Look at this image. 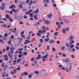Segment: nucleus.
<instances>
[{"mask_svg": "<svg viewBox=\"0 0 79 79\" xmlns=\"http://www.w3.org/2000/svg\"><path fill=\"white\" fill-rule=\"evenodd\" d=\"M2 27H6V25L4 24V25H2Z\"/></svg>", "mask_w": 79, "mask_h": 79, "instance_id": "53", "label": "nucleus"}, {"mask_svg": "<svg viewBox=\"0 0 79 79\" xmlns=\"http://www.w3.org/2000/svg\"><path fill=\"white\" fill-rule=\"evenodd\" d=\"M61 49L62 50H64V49H65V47H61Z\"/></svg>", "mask_w": 79, "mask_h": 79, "instance_id": "46", "label": "nucleus"}, {"mask_svg": "<svg viewBox=\"0 0 79 79\" xmlns=\"http://www.w3.org/2000/svg\"><path fill=\"white\" fill-rule=\"evenodd\" d=\"M21 36L23 39H25V36H24V35H21Z\"/></svg>", "mask_w": 79, "mask_h": 79, "instance_id": "41", "label": "nucleus"}, {"mask_svg": "<svg viewBox=\"0 0 79 79\" xmlns=\"http://www.w3.org/2000/svg\"><path fill=\"white\" fill-rule=\"evenodd\" d=\"M29 11L30 13V14H31V12H33V10L32 9H31L29 10Z\"/></svg>", "mask_w": 79, "mask_h": 79, "instance_id": "38", "label": "nucleus"}, {"mask_svg": "<svg viewBox=\"0 0 79 79\" xmlns=\"http://www.w3.org/2000/svg\"><path fill=\"white\" fill-rule=\"evenodd\" d=\"M76 48L77 50H79V47H78L77 46H76Z\"/></svg>", "mask_w": 79, "mask_h": 79, "instance_id": "62", "label": "nucleus"}, {"mask_svg": "<svg viewBox=\"0 0 79 79\" xmlns=\"http://www.w3.org/2000/svg\"><path fill=\"white\" fill-rule=\"evenodd\" d=\"M27 54V53L26 52H23V54L24 55H25V56H26Z\"/></svg>", "mask_w": 79, "mask_h": 79, "instance_id": "32", "label": "nucleus"}, {"mask_svg": "<svg viewBox=\"0 0 79 79\" xmlns=\"http://www.w3.org/2000/svg\"><path fill=\"white\" fill-rule=\"evenodd\" d=\"M20 17V15H16L15 16V19H18Z\"/></svg>", "mask_w": 79, "mask_h": 79, "instance_id": "7", "label": "nucleus"}, {"mask_svg": "<svg viewBox=\"0 0 79 79\" xmlns=\"http://www.w3.org/2000/svg\"><path fill=\"white\" fill-rule=\"evenodd\" d=\"M18 39H19V40H23V39L22 38H19V37H17Z\"/></svg>", "mask_w": 79, "mask_h": 79, "instance_id": "60", "label": "nucleus"}, {"mask_svg": "<svg viewBox=\"0 0 79 79\" xmlns=\"http://www.w3.org/2000/svg\"><path fill=\"white\" fill-rule=\"evenodd\" d=\"M70 47L71 48H73V47H74V45H72L70 46Z\"/></svg>", "mask_w": 79, "mask_h": 79, "instance_id": "54", "label": "nucleus"}, {"mask_svg": "<svg viewBox=\"0 0 79 79\" xmlns=\"http://www.w3.org/2000/svg\"><path fill=\"white\" fill-rule=\"evenodd\" d=\"M33 3V2L32 1V0H30V3H29V5H31Z\"/></svg>", "mask_w": 79, "mask_h": 79, "instance_id": "14", "label": "nucleus"}, {"mask_svg": "<svg viewBox=\"0 0 79 79\" xmlns=\"http://www.w3.org/2000/svg\"><path fill=\"white\" fill-rule=\"evenodd\" d=\"M65 22L66 24H69V21L66 19L65 20Z\"/></svg>", "mask_w": 79, "mask_h": 79, "instance_id": "19", "label": "nucleus"}, {"mask_svg": "<svg viewBox=\"0 0 79 79\" xmlns=\"http://www.w3.org/2000/svg\"><path fill=\"white\" fill-rule=\"evenodd\" d=\"M34 61V58L33 57L31 60V61Z\"/></svg>", "mask_w": 79, "mask_h": 79, "instance_id": "61", "label": "nucleus"}, {"mask_svg": "<svg viewBox=\"0 0 79 79\" xmlns=\"http://www.w3.org/2000/svg\"><path fill=\"white\" fill-rule=\"evenodd\" d=\"M39 12V9H37L36 10H35V11H34L33 13V14H34V13H35V14H37L38 12Z\"/></svg>", "mask_w": 79, "mask_h": 79, "instance_id": "11", "label": "nucleus"}, {"mask_svg": "<svg viewBox=\"0 0 79 79\" xmlns=\"http://www.w3.org/2000/svg\"><path fill=\"white\" fill-rule=\"evenodd\" d=\"M52 50H53V52H55V51H56V49H55V48H54V47H53L52 48Z\"/></svg>", "mask_w": 79, "mask_h": 79, "instance_id": "51", "label": "nucleus"}, {"mask_svg": "<svg viewBox=\"0 0 79 79\" xmlns=\"http://www.w3.org/2000/svg\"><path fill=\"white\" fill-rule=\"evenodd\" d=\"M29 34H33V31H30L29 32Z\"/></svg>", "mask_w": 79, "mask_h": 79, "instance_id": "42", "label": "nucleus"}, {"mask_svg": "<svg viewBox=\"0 0 79 79\" xmlns=\"http://www.w3.org/2000/svg\"><path fill=\"white\" fill-rule=\"evenodd\" d=\"M9 49H10V46H8L6 48V50H7V51H8Z\"/></svg>", "mask_w": 79, "mask_h": 79, "instance_id": "48", "label": "nucleus"}, {"mask_svg": "<svg viewBox=\"0 0 79 79\" xmlns=\"http://www.w3.org/2000/svg\"><path fill=\"white\" fill-rule=\"evenodd\" d=\"M52 16V13L50 12L49 15H47V17H48V18H51Z\"/></svg>", "mask_w": 79, "mask_h": 79, "instance_id": "5", "label": "nucleus"}, {"mask_svg": "<svg viewBox=\"0 0 79 79\" xmlns=\"http://www.w3.org/2000/svg\"><path fill=\"white\" fill-rule=\"evenodd\" d=\"M6 18L8 19V18H9V15H8V14H6Z\"/></svg>", "mask_w": 79, "mask_h": 79, "instance_id": "43", "label": "nucleus"}, {"mask_svg": "<svg viewBox=\"0 0 79 79\" xmlns=\"http://www.w3.org/2000/svg\"><path fill=\"white\" fill-rule=\"evenodd\" d=\"M8 56H9L10 58H11L13 57V56L11 55V54L10 53H9L8 54Z\"/></svg>", "mask_w": 79, "mask_h": 79, "instance_id": "8", "label": "nucleus"}, {"mask_svg": "<svg viewBox=\"0 0 79 79\" xmlns=\"http://www.w3.org/2000/svg\"><path fill=\"white\" fill-rule=\"evenodd\" d=\"M37 36H41V35H40V33L38 32L37 33Z\"/></svg>", "mask_w": 79, "mask_h": 79, "instance_id": "49", "label": "nucleus"}, {"mask_svg": "<svg viewBox=\"0 0 79 79\" xmlns=\"http://www.w3.org/2000/svg\"><path fill=\"white\" fill-rule=\"evenodd\" d=\"M18 57L20 58H21V57H22V56H23V55L19 54L18 55Z\"/></svg>", "mask_w": 79, "mask_h": 79, "instance_id": "47", "label": "nucleus"}, {"mask_svg": "<svg viewBox=\"0 0 79 79\" xmlns=\"http://www.w3.org/2000/svg\"><path fill=\"white\" fill-rule=\"evenodd\" d=\"M44 6H46V7H47V6H48V4H45L44 5Z\"/></svg>", "mask_w": 79, "mask_h": 79, "instance_id": "63", "label": "nucleus"}, {"mask_svg": "<svg viewBox=\"0 0 79 79\" xmlns=\"http://www.w3.org/2000/svg\"><path fill=\"white\" fill-rule=\"evenodd\" d=\"M25 41L26 42L27 44H28V43H32L31 42V41L28 40H25Z\"/></svg>", "mask_w": 79, "mask_h": 79, "instance_id": "29", "label": "nucleus"}, {"mask_svg": "<svg viewBox=\"0 0 79 79\" xmlns=\"http://www.w3.org/2000/svg\"><path fill=\"white\" fill-rule=\"evenodd\" d=\"M49 49H50V48H49V45L47 46V49L48 50H49Z\"/></svg>", "mask_w": 79, "mask_h": 79, "instance_id": "56", "label": "nucleus"}, {"mask_svg": "<svg viewBox=\"0 0 79 79\" xmlns=\"http://www.w3.org/2000/svg\"><path fill=\"white\" fill-rule=\"evenodd\" d=\"M62 32L63 34H65L66 32V30H65V29L63 28L62 29Z\"/></svg>", "mask_w": 79, "mask_h": 79, "instance_id": "18", "label": "nucleus"}, {"mask_svg": "<svg viewBox=\"0 0 79 79\" xmlns=\"http://www.w3.org/2000/svg\"><path fill=\"white\" fill-rule=\"evenodd\" d=\"M60 79H64V77L63 76H61L60 77Z\"/></svg>", "mask_w": 79, "mask_h": 79, "instance_id": "64", "label": "nucleus"}, {"mask_svg": "<svg viewBox=\"0 0 79 79\" xmlns=\"http://www.w3.org/2000/svg\"><path fill=\"white\" fill-rule=\"evenodd\" d=\"M19 24H24V22L23 21H20L19 23Z\"/></svg>", "mask_w": 79, "mask_h": 79, "instance_id": "45", "label": "nucleus"}, {"mask_svg": "<svg viewBox=\"0 0 79 79\" xmlns=\"http://www.w3.org/2000/svg\"><path fill=\"white\" fill-rule=\"evenodd\" d=\"M75 77L77 79H79V76L78 75H75Z\"/></svg>", "mask_w": 79, "mask_h": 79, "instance_id": "31", "label": "nucleus"}, {"mask_svg": "<svg viewBox=\"0 0 79 79\" xmlns=\"http://www.w3.org/2000/svg\"><path fill=\"white\" fill-rule=\"evenodd\" d=\"M21 61H22V59H19L17 60V63H19Z\"/></svg>", "mask_w": 79, "mask_h": 79, "instance_id": "28", "label": "nucleus"}, {"mask_svg": "<svg viewBox=\"0 0 79 79\" xmlns=\"http://www.w3.org/2000/svg\"><path fill=\"white\" fill-rule=\"evenodd\" d=\"M25 14L26 15H30V13L29 11H26L25 12Z\"/></svg>", "mask_w": 79, "mask_h": 79, "instance_id": "20", "label": "nucleus"}, {"mask_svg": "<svg viewBox=\"0 0 79 79\" xmlns=\"http://www.w3.org/2000/svg\"><path fill=\"white\" fill-rule=\"evenodd\" d=\"M0 42H1V43H3V40L2 39H0Z\"/></svg>", "mask_w": 79, "mask_h": 79, "instance_id": "57", "label": "nucleus"}, {"mask_svg": "<svg viewBox=\"0 0 79 79\" xmlns=\"http://www.w3.org/2000/svg\"><path fill=\"white\" fill-rule=\"evenodd\" d=\"M34 73H35L36 74H39V72L37 71H35L34 72Z\"/></svg>", "mask_w": 79, "mask_h": 79, "instance_id": "9", "label": "nucleus"}, {"mask_svg": "<svg viewBox=\"0 0 79 79\" xmlns=\"http://www.w3.org/2000/svg\"><path fill=\"white\" fill-rule=\"evenodd\" d=\"M77 13V12H74L72 14V16L73 17L74 16V15H76V14Z\"/></svg>", "mask_w": 79, "mask_h": 79, "instance_id": "35", "label": "nucleus"}, {"mask_svg": "<svg viewBox=\"0 0 79 79\" xmlns=\"http://www.w3.org/2000/svg\"><path fill=\"white\" fill-rule=\"evenodd\" d=\"M74 39V37L73 36V35H71L69 38V40H73Z\"/></svg>", "mask_w": 79, "mask_h": 79, "instance_id": "6", "label": "nucleus"}, {"mask_svg": "<svg viewBox=\"0 0 79 79\" xmlns=\"http://www.w3.org/2000/svg\"><path fill=\"white\" fill-rule=\"evenodd\" d=\"M34 18H35V19H38V15H35L34 16Z\"/></svg>", "mask_w": 79, "mask_h": 79, "instance_id": "13", "label": "nucleus"}, {"mask_svg": "<svg viewBox=\"0 0 79 79\" xmlns=\"http://www.w3.org/2000/svg\"><path fill=\"white\" fill-rule=\"evenodd\" d=\"M44 1L45 3H49V0H44Z\"/></svg>", "mask_w": 79, "mask_h": 79, "instance_id": "25", "label": "nucleus"}, {"mask_svg": "<svg viewBox=\"0 0 79 79\" xmlns=\"http://www.w3.org/2000/svg\"><path fill=\"white\" fill-rule=\"evenodd\" d=\"M40 24L39 22H38L36 23H35V26H36L37 25H39Z\"/></svg>", "mask_w": 79, "mask_h": 79, "instance_id": "50", "label": "nucleus"}, {"mask_svg": "<svg viewBox=\"0 0 79 79\" xmlns=\"http://www.w3.org/2000/svg\"><path fill=\"white\" fill-rule=\"evenodd\" d=\"M19 53L20 55H23V52L21 51H19Z\"/></svg>", "mask_w": 79, "mask_h": 79, "instance_id": "44", "label": "nucleus"}, {"mask_svg": "<svg viewBox=\"0 0 79 79\" xmlns=\"http://www.w3.org/2000/svg\"><path fill=\"white\" fill-rule=\"evenodd\" d=\"M10 8H16V7H15V5H12V6H10Z\"/></svg>", "mask_w": 79, "mask_h": 79, "instance_id": "10", "label": "nucleus"}, {"mask_svg": "<svg viewBox=\"0 0 79 79\" xmlns=\"http://www.w3.org/2000/svg\"><path fill=\"white\" fill-rule=\"evenodd\" d=\"M5 6H1L0 7V9L1 10H3L4 9H5Z\"/></svg>", "mask_w": 79, "mask_h": 79, "instance_id": "16", "label": "nucleus"}, {"mask_svg": "<svg viewBox=\"0 0 79 79\" xmlns=\"http://www.w3.org/2000/svg\"><path fill=\"white\" fill-rule=\"evenodd\" d=\"M44 23H45V24H47V25H49V24L51 23V22L47 20H44Z\"/></svg>", "mask_w": 79, "mask_h": 79, "instance_id": "4", "label": "nucleus"}, {"mask_svg": "<svg viewBox=\"0 0 79 79\" xmlns=\"http://www.w3.org/2000/svg\"><path fill=\"white\" fill-rule=\"evenodd\" d=\"M65 69L66 70V72H69V69H68V67H67L65 68Z\"/></svg>", "mask_w": 79, "mask_h": 79, "instance_id": "24", "label": "nucleus"}, {"mask_svg": "<svg viewBox=\"0 0 79 79\" xmlns=\"http://www.w3.org/2000/svg\"><path fill=\"white\" fill-rule=\"evenodd\" d=\"M23 18L25 19H27L28 18V17L27 16V15H24L23 16Z\"/></svg>", "mask_w": 79, "mask_h": 79, "instance_id": "26", "label": "nucleus"}, {"mask_svg": "<svg viewBox=\"0 0 79 79\" xmlns=\"http://www.w3.org/2000/svg\"><path fill=\"white\" fill-rule=\"evenodd\" d=\"M42 46V44L40 43L38 45V47H41Z\"/></svg>", "mask_w": 79, "mask_h": 79, "instance_id": "33", "label": "nucleus"}, {"mask_svg": "<svg viewBox=\"0 0 79 79\" xmlns=\"http://www.w3.org/2000/svg\"><path fill=\"white\" fill-rule=\"evenodd\" d=\"M54 35L55 36H57V35H58V32H56V33H55Z\"/></svg>", "mask_w": 79, "mask_h": 79, "instance_id": "36", "label": "nucleus"}, {"mask_svg": "<svg viewBox=\"0 0 79 79\" xmlns=\"http://www.w3.org/2000/svg\"><path fill=\"white\" fill-rule=\"evenodd\" d=\"M65 30L66 31H69V28L68 27H67L66 29H65Z\"/></svg>", "mask_w": 79, "mask_h": 79, "instance_id": "59", "label": "nucleus"}, {"mask_svg": "<svg viewBox=\"0 0 79 79\" xmlns=\"http://www.w3.org/2000/svg\"><path fill=\"white\" fill-rule=\"evenodd\" d=\"M10 50H15V48L11 47L10 48Z\"/></svg>", "mask_w": 79, "mask_h": 79, "instance_id": "15", "label": "nucleus"}, {"mask_svg": "<svg viewBox=\"0 0 79 79\" xmlns=\"http://www.w3.org/2000/svg\"><path fill=\"white\" fill-rule=\"evenodd\" d=\"M43 76H44L46 74V70L45 69H43L40 73Z\"/></svg>", "mask_w": 79, "mask_h": 79, "instance_id": "2", "label": "nucleus"}, {"mask_svg": "<svg viewBox=\"0 0 79 79\" xmlns=\"http://www.w3.org/2000/svg\"><path fill=\"white\" fill-rule=\"evenodd\" d=\"M55 42L54 41V40H50V41L49 42V44H54V42Z\"/></svg>", "mask_w": 79, "mask_h": 79, "instance_id": "12", "label": "nucleus"}, {"mask_svg": "<svg viewBox=\"0 0 79 79\" xmlns=\"http://www.w3.org/2000/svg\"><path fill=\"white\" fill-rule=\"evenodd\" d=\"M66 45L68 48H69V44H68V43L66 44Z\"/></svg>", "mask_w": 79, "mask_h": 79, "instance_id": "52", "label": "nucleus"}, {"mask_svg": "<svg viewBox=\"0 0 79 79\" xmlns=\"http://www.w3.org/2000/svg\"><path fill=\"white\" fill-rule=\"evenodd\" d=\"M49 56V55L48 54H46L44 56H43L42 57V58L43 60V62H45L46 61V59L47 58V57Z\"/></svg>", "mask_w": 79, "mask_h": 79, "instance_id": "1", "label": "nucleus"}, {"mask_svg": "<svg viewBox=\"0 0 79 79\" xmlns=\"http://www.w3.org/2000/svg\"><path fill=\"white\" fill-rule=\"evenodd\" d=\"M71 57L72 58H75V57L74 56V55L72 54L71 55Z\"/></svg>", "mask_w": 79, "mask_h": 79, "instance_id": "27", "label": "nucleus"}, {"mask_svg": "<svg viewBox=\"0 0 79 79\" xmlns=\"http://www.w3.org/2000/svg\"><path fill=\"white\" fill-rule=\"evenodd\" d=\"M12 11H13L14 12H15V13H17V11H16V10H15V9H13L12 10Z\"/></svg>", "mask_w": 79, "mask_h": 79, "instance_id": "30", "label": "nucleus"}, {"mask_svg": "<svg viewBox=\"0 0 79 79\" xmlns=\"http://www.w3.org/2000/svg\"><path fill=\"white\" fill-rule=\"evenodd\" d=\"M38 32L39 33H40V34H42V30H40L38 31Z\"/></svg>", "mask_w": 79, "mask_h": 79, "instance_id": "34", "label": "nucleus"}, {"mask_svg": "<svg viewBox=\"0 0 79 79\" xmlns=\"http://www.w3.org/2000/svg\"><path fill=\"white\" fill-rule=\"evenodd\" d=\"M4 57L5 58V61H8V56H7L6 54H5Z\"/></svg>", "mask_w": 79, "mask_h": 79, "instance_id": "3", "label": "nucleus"}, {"mask_svg": "<svg viewBox=\"0 0 79 79\" xmlns=\"http://www.w3.org/2000/svg\"><path fill=\"white\" fill-rule=\"evenodd\" d=\"M40 42H41V43H42H42H43V40L40 39Z\"/></svg>", "mask_w": 79, "mask_h": 79, "instance_id": "58", "label": "nucleus"}, {"mask_svg": "<svg viewBox=\"0 0 79 79\" xmlns=\"http://www.w3.org/2000/svg\"><path fill=\"white\" fill-rule=\"evenodd\" d=\"M63 67V65H59V69H61V68Z\"/></svg>", "mask_w": 79, "mask_h": 79, "instance_id": "17", "label": "nucleus"}, {"mask_svg": "<svg viewBox=\"0 0 79 79\" xmlns=\"http://www.w3.org/2000/svg\"><path fill=\"white\" fill-rule=\"evenodd\" d=\"M9 21H10V22H13V20L12 19V18L11 17H9Z\"/></svg>", "mask_w": 79, "mask_h": 79, "instance_id": "22", "label": "nucleus"}, {"mask_svg": "<svg viewBox=\"0 0 79 79\" xmlns=\"http://www.w3.org/2000/svg\"><path fill=\"white\" fill-rule=\"evenodd\" d=\"M72 69V65H71L69 69V71H71V70Z\"/></svg>", "mask_w": 79, "mask_h": 79, "instance_id": "23", "label": "nucleus"}, {"mask_svg": "<svg viewBox=\"0 0 79 79\" xmlns=\"http://www.w3.org/2000/svg\"><path fill=\"white\" fill-rule=\"evenodd\" d=\"M21 4H22L23 5H26V2H25L22 1L21 2Z\"/></svg>", "mask_w": 79, "mask_h": 79, "instance_id": "21", "label": "nucleus"}, {"mask_svg": "<svg viewBox=\"0 0 79 79\" xmlns=\"http://www.w3.org/2000/svg\"><path fill=\"white\" fill-rule=\"evenodd\" d=\"M32 75H31V74H29L28 75V77H29V78H30V79L32 78Z\"/></svg>", "mask_w": 79, "mask_h": 79, "instance_id": "39", "label": "nucleus"}, {"mask_svg": "<svg viewBox=\"0 0 79 79\" xmlns=\"http://www.w3.org/2000/svg\"><path fill=\"white\" fill-rule=\"evenodd\" d=\"M45 42H48L49 41V38H46L45 40Z\"/></svg>", "mask_w": 79, "mask_h": 79, "instance_id": "40", "label": "nucleus"}, {"mask_svg": "<svg viewBox=\"0 0 79 79\" xmlns=\"http://www.w3.org/2000/svg\"><path fill=\"white\" fill-rule=\"evenodd\" d=\"M25 62H26V61L25 60H24L23 61L22 63V64H23V65H24V63H25Z\"/></svg>", "mask_w": 79, "mask_h": 79, "instance_id": "55", "label": "nucleus"}, {"mask_svg": "<svg viewBox=\"0 0 79 79\" xmlns=\"http://www.w3.org/2000/svg\"><path fill=\"white\" fill-rule=\"evenodd\" d=\"M38 59H41V56H40V55H39L38 56Z\"/></svg>", "mask_w": 79, "mask_h": 79, "instance_id": "37", "label": "nucleus"}]
</instances>
